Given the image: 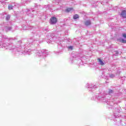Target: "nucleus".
Segmentation results:
<instances>
[{
	"mask_svg": "<svg viewBox=\"0 0 126 126\" xmlns=\"http://www.w3.org/2000/svg\"><path fill=\"white\" fill-rule=\"evenodd\" d=\"M50 20L51 24H56L58 22V19L55 17H52Z\"/></svg>",
	"mask_w": 126,
	"mask_h": 126,
	"instance_id": "obj_1",
	"label": "nucleus"
},
{
	"mask_svg": "<svg viewBox=\"0 0 126 126\" xmlns=\"http://www.w3.org/2000/svg\"><path fill=\"white\" fill-rule=\"evenodd\" d=\"M120 15L123 18H126V10H122L121 13L120 14Z\"/></svg>",
	"mask_w": 126,
	"mask_h": 126,
	"instance_id": "obj_2",
	"label": "nucleus"
},
{
	"mask_svg": "<svg viewBox=\"0 0 126 126\" xmlns=\"http://www.w3.org/2000/svg\"><path fill=\"white\" fill-rule=\"evenodd\" d=\"M97 62L98 63H99V64L100 65H104L105 64V63H104V62H103L102 60H101L100 58L97 59Z\"/></svg>",
	"mask_w": 126,
	"mask_h": 126,
	"instance_id": "obj_3",
	"label": "nucleus"
},
{
	"mask_svg": "<svg viewBox=\"0 0 126 126\" xmlns=\"http://www.w3.org/2000/svg\"><path fill=\"white\" fill-rule=\"evenodd\" d=\"M85 25L86 26H89V25H91V21H86L85 22Z\"/></svg>",
	"mask_w": 126,
	"mask_h": 126,
	"instance_id": "obj_4",
	"label": "nucleus"
},
{
	"mask_svg": "<svg viewBox=\"0 0 126 126\" xmlns=\"http://www.w3.org/2000/svg\"><path fill=\"white\" fill-rule=\"evenodd\" d=\"M72 10H73V8H67V9H66L65 12H70V11H71Z\"/></svg>",
	"mask_w": 126,
	"mask_h": 126,
	"instance_id": "obj_5",
	"label": "nucleus"
},
{
	"mask_svg": "<svg viewBox=\"0 0 126 126\" xmlns=\"http://www.w3.org/2000/svg\"><path fill=\"white\" fill-rule=\"evenodd\" d=\"M77 18H79V16L77 14H75L73 16V19H77Z\"/></svg>",
	"mask_w": 126,
	"mask_h": 126,
	"instance_id": "obj_6",
	"label": "nucleus"
},
{
	"mask_svg": "<svg viewBox=\"0 0 126 126\" xmlns=\"http://www.w3.org/2000/svg\"><path fill=\"white\" fill-rule=\"evenodd\" d=\"M13 6H12V5L8 6V9H9V10H11V9H13Z\"/></svg>",
	"mask_w": 126,
	"mask_h": 126,
	"instance_id": "obj_7",
	"label": "nucleus"
},
{
	"mask_svg": "<svg viewBox=\"0 0 126 126\" xmlns=\"http://www.w3.org/2000/svg\"><path fill=\"white\" fill-rule=\"evenodd\" d=\"M7 20H9L10 19V16L9 15H8L6 18Z\"/></svg>",
	"mask_w": 126,
	"mask_h": 126,
	"instance_id": "obj_8",
	"label": "nucleus"
},
{
	"mask_svg": "<svg viewBox=\"0 0 126 126\" xmlns=\"http://www.w3.org/2000/svg\"><path fill=\"white\" fill-rule=\"evenodd\" d=\"M68 48V49H70V50H72V49H73L72 46H69Z\"/></svg>",
	"mask_w": 126,
	"mask_h": 126,
	"instance_id": "obj_9",
	"label": "nucleus"
},
{
	"mask_svg": "<svg viewBox=\"0 0 126 126\" xmlns=\"http://www.w3.org/2000/svg\"><path fill=\"white\" fill-rule=\"evenodd\" d=\"M109 93H113V90H109Z\"/></svg>",
	"mask_w": 126,
	"mask_h": 126,
	"instance_id": "obj_10",
	"label": "nucleus"
},
{
	"mask_svg": "<svg viewBox=\"0 0 126 126\" xmlns=\"http://www.w3.org/2000/svg\"><path fill=\"white\" fill-rule=\"evenodd\" d=\"M116 54H118V51H116Z\"/></svg>",
	"mask_w": 126,
	"mask_h": 126,
	"instance_id": "obj_11",
	"label": "nucleus"
}]
</instances>
